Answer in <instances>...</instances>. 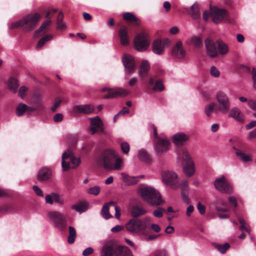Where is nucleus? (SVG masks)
Masks as SVG:
<instances>
[{
    "instance_id": "f257e3e1",
    "label": "nucleus",
    "mask_w": 256,
    "mask_h": 256,
    "mask_svg": "<svg viewBox=\"0 0 256 256\" xmlns=\"http://www.w3.org/2000/svg\"><path fill=\"white\" fill-rule=\"evenodd\" d=\"M98 162L108 170H120L122 160L118 158L114 151L111 149L104 150L98 159Z\"/></svg>"
},
{
    "instance_id": "f03ea898",
    "label": "nucleus",
    "mask_w": 256,
    "mask_h": 256,
    "mask_svg": "<svg viewBox=\"0 0 256 256\" xmlns=\"http://www.w3.org/2000/svg\"><path fill=\"white\" fill-rule=\"evenodd\" d=\"M40 17V14L38 12L28 14L12 24L10 28L12 29L22 28L24 32H30L35 28Z\"/></svg>"
},
{
    "instance_id": "7ed1b4c3",
    "label": "nucleus",
    "mask_w": 256,
    "mask_h": 256,
    "mask_svg": "<svg viewBox=\"0 0 256 256\" xmlns=\"http://www.w3.org/2000/svg\"><path fill=\"white\" fill-rule=\"evenodd\" d=\"M138 192L144 200L152 205L158 206L164 202L159 192L152 188L142 186Z\"/></svg>"
},
{
    "instance_id": "20e7f679",
    "label": "nucleus",
    "mask_w": 256,
    "mask_h": 256,
    "mask_svg": "<svg viewBox=\"0 0 256 256\" xmlns=\"http://www.w3.org/2000/svg\"><path fill=\"white\" fill-rule=\"evenodd\" d=\"M102 256H134L127 246H116L112 244H105L102 252Z\"/></svg>"
},
{
    "instance_id": "39448f33",
    "label": "nucleus",
    "mask_w": 256,
    "mask_h": 256,
    "mask_svg": "<svg viewBox=\"0 0 256 256\" xmlns=\"http://www.w3.org/2000/svg\"><path fill=\"white\" fill-rule=\"evenodd\" d=\"M48 216L53 222L54 226L62 232H66L68 227L67 216L57 211H52Z\"/></svg>"
},
{
    "instance_id": "423d86ee",
    "label": "nucleus",
    "mask_w": 256,
    "mask_h": 256,
    "mask_svg": "<svg viewBox=\"0 0 256 256\" xmlns=\"http://www.w3.org/2000/svg\"><path fill=\"white\" fill-rule=\"evenodd\" d=\"M216 99L218 102L215 112L226 114L230 110V103L227 95L222 92H218L216 94Z\"/></svg>"
},
{
    "instance_id": "0eeeda50",
    "label": "nucleus",
    "mask_w": 256,
    "mask_h": 256,
    "mask_svg": "<svg viewBox=\"0 0 256 256\" xmlns=\"http://www.w3.org/2000/svg\"><path fill=\"white\" fill-rule=\"evenodd\" d=\"M179 156L182 160L183 170L185 174L188 177L192 176L194 172V163L187 150L183 149Z\"/></svg>"
},
{
    "instance_id": "6e6552de",
    "label": "nucleus",
    "mask_w": 256,
    "mask_h": 256,
    "mask_svg": "<svg viewBox=\"0 0 256 256\" xmlns=\"http://www.w3.org/2000/svg\"><path fill=\"white\" fill-rule=\"evenodd\" d=\"M62 160L64 171L68 170L70 167L72 168H76L81 162L80 158H76L71 152H65L62 154Z\"/></svg>"
},
{
    "instance_id": "1a4fd4ad",
    "label": "nucleus",
    "mask_w": 256,
    "mask_h": 256,
    "mask_svg": "<svg viewBox=\"0 0 256 256\" xmlns=\"http://www.w3.org/2000/svg\"><path fill=\"white\" fill-rule=\"evenodd\" d=\"M150 220V219L148 218H145L144 222L138 218H132L126 224V228L130 232L137 233L145 230L146 228L145 222Z\"/></svg>"
},
{
    "instance_id": "9d476101",
    "label": "nucleus",
    "mask_w": 256,
    "mask_h": 256,
    "mask_svg": "<svg viewBox=\"0 0 256 256\" xmlns=\"http://www.w3.org/2000/svg\"><path fill=\"white\" fill-rule=\"evenodd\" d=\"M134 42L136 48L138 51H145L150 46L148 36L145 32L140 33L136 36Z\"/></svg>"
},
{
    "instance_id": "9b49d317",
    "label": "nucleus",
    "mask_w": 256,
    "mask_h": 256,
    "mask_svg": "<svg viewBox=\"0 0 256 256\" xmlns=\"http://www.w3.org/2000/svg\"><path fill=\"white\" fill-rule=\"evenodd\" d=\"M46 12L45 17L48 20L44 21L40 26L38 30L35 31L34 36L35 37H38L41 33H45L48 30V28L52 23L50 18L54 14L57 12L56 9H49L48 10H45L44 11H42V14H44Z\"/></svg>"
},
{
    "instance_id": "f8f14e48",
    "label": "nucleus",
    "mask_w": 256,
    "mask_h": 256,
    "mask_svg": "<svg viewBox=\"0 0 256 256\" xmlns=\"http://www.w3.org/2000/svg\"><path fill=\"white\" fill-rule=\"evenodd\" d=\"M154 148L158 155H161L170 149V141L166 138H161L154 140Z\"/></svg>"
},
{
    "instance_id": "ddd939ff",
    "label": "nucleus",
    "mask_w": 256,
    "mask_h": 256,
    "mask_svg": "<svg viewBox=\"0 0 256 256\" xmlns=\"http://www.w3.org/2000/svg\"><path fill=\"white\" fill-rule=\"evenodd\" d=\"M162 178L166 184L174 188H176L179 186L178 175L174 172L166 171L164 172L162 174Z\"/></svg>"
},
{
    "instance_id": "4468645a",
    "label": "nucleus",
    "mask_w": 256,
    "mask_h": 256,
    "mask_svg": "<svg viewBox=\"0 0 256 256\" xmlns=\"http://www.w3.org/2000/svg\"><path fill=\"white\" fill-rule=\"evenodd\" d=\"M102 92H108L104 96V98H112L117 96H126L130 93L128 91L123 88H104L102 89Z\"/></svg>"
},
{
    "instance_id": "2eb2a0df",
    "label": "nucleus",
    "mask_w": 256,
    "mask_h": 256,
    "mask_svg": "<svg viewBox=\"0 0 256 256\" xmlns=\"http://www.w3.org/2000/svg\"><path fill=\"white\" fill-rule=\"evenodd\" d=\"M214 185L216 188L222 192L230 194L232 192V186L226 181L224 176L216 178L214 181Z\"/></svg>"
},
{
    "instance_id": "dca6fc26",
    "label": "nucleus",
    "mask_w": 256,
    "mask_h": 256,
    "mask_svg": "<svg viewBox=\"0 0 256 256\" xmlns=\"http://www.w3.org/2000/svg\"><path fill=\"white\" fill-rule=\"evenodd\" d=\"M208 56L211 58H216L218 56L217 40L214 41L208 38L204 42Z\"/></svg>"
},
{
    "instance_id": "f3484780",
    "label": "nucleus",
    "mask_w": 256,
    "mask_h": 256,
    "mask_svg": "<svg viewBox=\"0 0 256 256\" xmlns=\"http://www.w3.org/2000/svg\"><path fill=\"white\" fill-rule=\"evenodd\" d=\"M122 62L127 74H130L134 72L136 68V64L133 56L126 54L124 55Z\"/></svg>"
},
{
    "instance_id": "a211bd4d",
    "label": "nucleus",
    "mask_w": 256,
    "mask_h": 256,
    "mask_svg": "<svg viewBox=\"0 0 256 256\" xmlns=\"http://www.w3.org/2000/svg\"><path fill=\"white\" fill-rule=\"evenodd\" d=\"M210 16L215 23H219L226 17L227 12L226 10L216 8H211Z\"/></svg>"
},
{
    "instance_id": "6ab92c4d",
    "label": "nucleus",
    "mask_w": 256,
    "mask_h": 256,
    "mask_svg": "<svg viewBox=\"0 0 256 256\" xmlns=\"http://www.w3.org/2000/svg\"><path fill=\"white\" fill-rule=\"evenodd\" d=\"M171 54L172 56L177 58H182L186 56V52L180 41H178L174 46Z\"/></svg>"
},
{
    "instance_id": "aec40b11",
    "label": "nucleus",
    "mask_w": 256,
    "mask_h": 256,
    "mask_svg": "<svg viewBox=\"0 0 256 256\" xmlns=\"http://www.w3.org/2000/svg\"><path fill=\"white\" fill-rule=\"evenodd\" d=\"M90 124L92 126L90 128L92 134H94L97 132L100 133H103L104 132L103 122L99 117L96 116L91 118Z\"/></svg>"
},
{
    "instance_id": "412c9836",
    "label": "nucleus",
    "mask_w": 256,
    "mask_h": 256,
    "mask_svg": "<svg viewBox=\"0 0 256 256\" xmlns=\"http://www.w3.org/2000/svg\"><path fill=\"white\" fill-rule=\"evenodd\" d=\"M118 36L120 44L123 46H127L130 44V38L128 28L125 26H122L118 30Z\"/></svg>"
},
{
    "instance_id": "4be33fe9",
    "label": "nucleus",
    "mask_w": 256,
    "mask_h": 256,
    "mask_svg": "<svg viewBox=\"0 0 256 256\" xmlns=\"http://www.w3.org/2000/svg\"><path fill=\"white\" fill-rule=\"evenodd\" d=\"M188 139L189 136L183 132L176 133L172 137L173 142L177 146H182Z\"/></svg>"
},
{
    "instance_id": "5701e85b",
    "label": "nucleus",
    "mask_w": 256,
    "mask_h": 256,
    "mask_svg": "<svg viewBox=\"0 0 256 256\" xmlns=\"http://www.w3.org/2000/svg\"><path fill=\"white\" fill-rule=\"evenodd\" d=\"M165 45V43L162 40L156 39L152 44V50L156 54H162L164 52Z\"/></svg>"
},
{
    "instance_id": "b1692460",
    "label": "nucleus",
    "mask_w": 256,
    "mask_h": 256,
    "mask_svg": "<svg viewBox=\"0 0 256 256\" xmlns=\"http://www.w3.org/2000/svg\"><path fill=\"white\" fill-rule=\"evenodd\" d=\"M74 111L77 114H90L94 110V108L90 104L78 105L74 107Z\"/></svg>"
},
{
    "instance_id": "393cba45",
    "label": "nucleus",
    "mask_w": 256,
    "mask_h": 256,
    "mask_svg": "<svg viewBox=\"0 0 256 256\" xmlns=\"http://www.w3.org/2000/svg\"><path fill=\"white\" fill-rule=\"evenodd\" d=\"M222 206H217L216 208L218 217L220 218H228V216L229 209L225 202H221Z\"/></svg>"
},
{
    "instance_id": "a878e982",
    "label": "nucleus",
    "mask_w": 256,
    "mask_h": 256,
    "mask_svg": "<svg viewBox=\"0 0 256 256\" xmlns=\"http://www.w3.org/2000/svg\"><path fill=\"white\" fill-rule=\"evenodd\" d=\"M46 202L50 204H52L54 201L58 203L60 205L64 204V200L60 196L56 193H52L50 194H48L45 198Z\"/></svg>"
},
{
    "instance_id": "bb28decb",
    "label": "nucleus",
    "mask_w": 256,
    "mask_h": 256,
    "mask_svg": "<svg viewBox=\"0 0 256 256\" xmlns=\"http://www.w3.org/2000/svg\"><path fill=\"white\" fill-rule=\"evenodd\" d=\"M123 18L124 20L130 23L132 26H139L140 23L139 18L131 12H126L124 14Z\"/></svg>"
},
{
    "instance_id": "cd10ccee",
    "label": "nucleus",
    "mask_w": 256,
    "mask_h": 256,
    "mask_svg": "<svg viewBox=\"0 0 256 256\" xmlns=\"http://www.w3.org/2000/svg\"><path fill=\"white\" fill-rule=\"evenodd\" d=\"M181 188V194L184 202L188 204L190 199L188 197V182L187 180H182L180 184Z\"/></svg>"
},
{
    "instance_id": "c85d7f7f",
    "label": "nucleus",
    "mask_w": 256,
    "mask_h": 256,
    "mask_svg": "<svg viewBox=\"0 0 256 256\" xmlns=\"http://www.w3.org/2000/svg\"><path fill=\"white\" fill-rule=\"evenodd\" d=\"M150 68V64L147 60L142 61L138 69V74L141 78H143L148 76Z\"/></svg>"
},
{
    "instance_id": "c756f323",
    "label": "nucleus",
    "mask_w": 256,
    "mask_h": 256,
    "mask_svg": "<svg viewBox=\"0 0 256 256\" xmlns=\"http://www.w3.org/2000/svg\"><path fill=\"white\" fill-rule=\"evenodd\" d=\"M51 176V172L47 168H42L38 171L37 178L39 181H44L48 180Z\"/></svg>"
},
{
    "instance_id": "7c9ffc66",
    "label": "nucleus",
    "mask_w": 256,
    "mask_h": 256,
    "mask_svg": "<svg viewBox=\"0 0 256 256\" xmlns=\"http://www.w3.org/2000/svg\"><path fill=\"white\" fill-rule=\"evenodd\" d=\"M230 116L239 122H242L244 121V114L238 108H232L230 111Z\"/></svg>"
},
{
    "instance_id": "2f4dec72",
    "label": "nucleus",
    "mask_w": 256,
    "mask_h": 256,
    "mask_svg": "<svg viewBox=\"0 0 256 256\" xmlns=\"http://www.w3.org/2000/svg\"><path fill=\"white\" fill-rule=\"evenodd\" d=\"M146 212V210L138 206H134L131 210V214L134 218H137L144 215Z\"/></svg>"
},
{
    "instance_id": "473e14b6",
    "label": "nucleus",
    "mask_w": 256,
    "mask_h": 256,
    "mask_svg": "<svg viewBox=\"0 0 256 256\" xmlns=\"http://www.w3.org/2000/svg\"><path fill=\"white\" fill-rule=\"evenodd\" d=\"M188 13L194 19H198L200 16L198 5V4H194L192 6Z\"/></svg>"
},
{
    "instance_id": "72a5a7b5",
    "label": "nucleus",
    "mask_w": 256,
    "mask_h": 256,
    "mask_svg": "<svg viewBox=\"0 0 256 256\" xmlns=\"http://www.w3.org/2000/svg\"><path fill=\"white\" fill-rule=\"evenodd\" d=\"M138 157L139 159L146 163H150L151 158L149 154L144 150H140L138 152Z\"/></svg>"
},
{
    "instance_id": "f704fd0d",
    "label": "nucleus",
    "mask_w": 256,
    "mask_h": 256,
    "mask_svg": "<svg viewBox=\"0 0 256 256\" xmlns=\"http://www.w3.org/2000/svg\"><path fill=\"white\" fill-rule=\"evenodd\" d=\"M218 54L222 55L226 54L228 53V46L221 40H217Z\"/></svg>"
},
{
    "instance_id": "c9c22d12",
    "label": "nucleus",
    "mask_w": 256,
    "mask_h": 256,
    "mask_svg": "<svg viewBox=\"0 0 256 256\" xmlns=\"http://www.w3.org/2000/svg\"><path fill=\"white\" fill-rule=\"evenodd\" d=\"M76 229L72 226L68 227V242L70 244H73L76 238Z\"/></svg>"
},
{
    "instance_id": "e433bc0d",
    "label": "nucleus",
    "mask_w": 256,
    "mask_h": 256,
    "mask_svg": "<svg viewBox=\"0 0 256 256\" xmlns=\"http://www.w3.org/2000/svg\"><path fill=\"white\" fill-rule=\"evenodd\" d=\"M19 84L16 79L14 78H10L8 83V86L12 92L16 93L17 91V88Z\"/></svg>"
},
{
    "instance_id": "4c0bfd02",
    "label": "nucleus",
    "mask_w": 256,
    "mask_h": 256,
    "mask_svg": "<svg viewBox=\"0 0 256 256\" xmlns=\"http://www.w3.org/2000/svg\"><path fill=\"white\" fill-rule=\"evenodd\" d=\"M72 208L79 212H82L87 209V204L84 202H80L72 206Z\"/></svg>"
},
{
    "instance_id": "58836bf2",
    "label": "nucleus",
    "mask_w": 256,
    "mask_h": 256,
    "mask_svg": "<svg viewBox=\"0 0 256 256\" xmlns=\"http://www.w3.org/2000/svg\"><path fill=\"white\" fill-rule=\"evenodd\" d=\"M233 149L236 151V156H239L244 162H248L251 160L250 157L246 155L244 152L238 149L236 146H233Z\"/></svg>"
},
{
    "instance_id": "ea45409f",
    "label": "nucleus",
    "mask_w": 256,
    "mask_h": 256,
    "mask_svg": "<svg viewBox=\"0 0 256 256\" xmlns=\"http://www.w3.org/2000/svg\"><path fill=\"white\" fill-rule=\"evenodd\" d=\"M242 67L244 68V70L251 74L252 80H253L254 86L256 89V68H253L251 70L249 67L246 66H242Z\"/></svg>"
},
{
    "instance_id": "a19ab883",
    "label": "nucleus",
    "mask_w": 256,
    "mask_h": 256,
    "mask_svg": "<svg viewBox=\"0 0 256 256\" xmlns=\"http://www.w3.org/2000/svg\"><path fill=\"white\" fill-rule=\"evenodd\" d=\"M28 108V106L24 104H20L16 108V114L17 116H22Z\"/></svg>"
},
{
    "instance_id": "79ce46f5",
    "label": "nucleus",
    "mask_w": 256,
    "mask_h": 256,
    "mask_svg": "<svg viewBox=\"0 0 256 256\" xmlns=\"http://www.w3.org/2000/svg\"><path fill=\"white\" fill-rule=\"evenodd\" d=\"M216 104L212 103L210 104H208L205 106V112L208 116H210L214 111H215Z\"/></svg>"
},
{
    "instance_id": "37998d69",
    "label": "nucleus",
    "mask_w": 256,
    "mask_h": 256,
    "mask_svg": "<svg viewBox=\"0 0 256 256\" xmlns=\"http://www.w3.org/2000/svg\"><path fill=\"white\" fill-rule=\"evenodd\" d=\"M124 181L128 185H134L138 182V177L126 176L124 178Z\"/></svg>"
},
{
    "instance_id": "c03bdc74",
    "label": "nucleus",
    "mask_w": 256,
    "mask_h": 256,
    "mask_svg": "<svg viewBox=\"0 0 256 256\" xmlns=\"http://www.w3.org/2000/svg\"><path fill=\"white\" fill-rule=\"evenodd\" d=\"M52 35L48 34L45 36L44 37L40 39L36 44V48L38 49L41 48L46 44V42L51 40L52 38Z\"/></svg>"
},
{
    "instance_id": "a18cd8bd",
    "label": "nucleus",
    "mask_w": 256,
    "mask_h": 256,
    "mask_svg": "<svg viewBox=\"0 0 256 256\" xmlns=\"http://www.w3.org/2000/svg\"><path fill=\"white\" fill-rule=\"evenodd\" d=\"M102 214L103 217L106 220L108 219L111 217V215L109 212V207L108 204H105L103 206L102 210Z\"/></svg>"
},
{
    "instance_id": "49530a36",
    "label": "nucleus",
    "mask_w": 256,
    "mask_h": 256,
    "mask_svg": "<svg viewBox=\"0 0 256 256\" xmlns=\"http://www.w3.org/2000/svg\"><path fill=\"white\" fill-rule=\"evenodd\" d=\"M164 89V86L162 84V80H156V83L154 87L152 88V90L154 91H162Z\"/></svg>"
},
{
    "instance_id": "de8ad7c7",
    "label": "nucleus",
    "mask_w": 256,
    "mask_h": 256,
    "mask_svg": "<svg viewBox=\"0 0 256 256\" xmlns=\"http://www.w3.org/2000/svg\"><path fill=\"white\" fill-rule=\"evenodd\" d=\"M214 246L222 254L225 253L230 246L228 243L224 244H215Z\"/></svg>"
},
{
    "instance_id": "09e8293b",
    "label": "nucleus",
    "mask_w": 256,
    "mask_h": 256,
    "mask_svg": "<svg viewBox=\"0 0 256 256\" xmlns=\"http://www.w3.org/2000/svg\"><path fill=\"white\" fill-rule=\"evenodd\" d=\"M191 42L196 47L200 48L202 46V38L199 36H193L191 38Z\"/></svg>"
},
{
    "instance_id": "8fccbe9b",
    "label": "nucleus",
    "mask_w": 256,
    "mask_h": 256,
    "mask_svg": "<svg viewBox=\"0 0 256 256\" xmlns=\"http://www.w3.org/2000/svg\"><path fill=\"white\" fill-rule=\"evenodd\" d=\"M238 220L240 224V230L241 231L245 230L248 232H250V228L246 225V223L244 220L241 218H239Z\"/></svg>"
},
{
    "instance_id": "3c124183",
    "label": "nucleus",
    "mask_w": 256,
    "mask_h": 256,
    "mask_svg": "<svg viewBox=\"0 0 256 256\" xmlns=\"http://www.w3.org/2000/svg\"><path fill=\"white\" fill-rule=\"evenodd\" d=\"M100 190V186H94V187L90 188L88 190V192L91 194L96 196L99 194Z\"/></svg>"
},
{
    "instance_id": "603ef678",
    "label": "nucleus",
    "mask_w": 256,
    "mask_h": 256,
    "mask_svg": "<svg viewBox=\"0 0 256 256\" xmlns=\"http://www.w3.org/2000/svg\"><path fill=\"white\" fill-rule=\"evenodd\" d=\"M120 148L124 154H127L130 150V145L126 142H122L120 144Z\"/></svg>"
},
{
    "instance_id": "864d4df0",
    "label": "nucleus",
    "mask_w": 256,
    "mask_h": 256,
    "mask_svg": "<svg viewBox=\"0 0 256 256\" xmlns=\"http://www.w3.org/2000/svg\"><path fill=\"white\" fill-rule=\"evenodd\" d=\"M210 74L216 78H218L220 75V72L214 66H212L210 70Z\"/></svg>"
},
{
    "instance_id": "5fc2aeb1",
    "label": "nucleus",
    "mask_w": 256,
    "mask_h": 256,
    "mask_svg": "<svg viewBox=\"0 0 256 256\" xmlns=\"http://www.w3.org/2000/svg\"><path fill=\"white\" fill-rule=\"evenodd\" d=\"M164 211V210L162 208H159L158 210H155L153 212V214L156 218H161L163 216V212Z\"/></svg>"
},
{
    "instance_id": "6e6d98bb",
    "label": "nucleus",
    "mask_w": 256,
    "mask_h": 256,
    "mask_svg": "<svg viewBox=\"0 0 256 256\" xmlns=\"http://www.w3.org/2000/svg\"><path fill=\"white\" fill-rule=\"evenodd\" d=\"M27 90H28L27 88L24 86H22L20 87L18 90L19 96L22 98H24V96H26V94L27 92Z\"/></svg>"
},
{
    "instance_id": "4d7b16f0",
    "label": "nucleus",
    "mask_w": 256,
    "mask_h": 256,
    "mask_svg": "<svg viewBox=\"0 0 256 256\" xmlns=\"http://www.w3.org/2000/svg\"><path fill=\"white\" fill-rule=\"evenodd\" d=\"M62 102V101L59 98H57L54 104V106L51 108V110L52 112H54L57 110L58 108L60 106V104Z\"/></svg>"
},
{
    "instance_id": "13d9d810",
    "label": "nucleus",
    "mask_w": 256,
    "mask_h": 256,
    "mask_svg": "<svg viewBox=\"0 0 256 256\" xmlns=\"http://www.w3.org/2000/svg\"><path fill=\"white\" fill-rule=\"evenodd\" d=\"M32 189L34 191L36 192V194L39 196H43L44 194L42 190L40 188L37 186H34L32 187Z\"/></svg>"
},
{
    "instance_id": "bf43d9fd",
    "label": "nucleus",
    "mask_w": 256,
    "mask_h": 256,
    "mask_svg": "<svg viewBox=\"0 0 256 256\" xmlns=\"http://www.w3.org/2000/svg\"><path fill=\"white\" fill-rule=\"evenodd\" d=\"M228 202L231 206L236 208L238 206L236 200L233 196H230L228 198Z\"/></svg>"
},
{
    "instance_id": "052dcab7",
    "label": "nucleus",
    "mask_w": 256,
    "mask_h": 256,
    "mask_svg": "<svg viewBox=\"0 0 256 256\" xmlns=\"http://www.w3.org/2000/svg\"><path fill=\"white\" fill-rule=\"evenodd\" d=\"M12 210V206L10 205L7 204L4 206L0 208V212H7Z\"/></svg>"
},
{
    "instance_id": "680f3d73",
    "label": "nucleus",
    "mask_w": 256,
    "mask_h": 256,
    "mask_svg": "<svg viewBox=\"0 0 256 256\" xmlns=\"http://www.w3.org/2000/svg\"><path fill=\"white\" fill-rule=\"evenodd\" d=\"M63 120V116L62 114H56L54 116V120L56 122H60Z\"/></svg>"
},
{
    "instance_id": "e2e57ef3",
    "label": "nucleus",
    "mask_w": 256,
    "mask_h": 256,
    "mask_svg": "<svg viewBox=\"0 0 256 256\" xmlns=\"http://www.w3.org/2000/svg\"><path fill=\"white\" fill-rule=\"evenodd\" d=\"M94 252V250L92 248H86L82 252V255L84 256H88L92 254Z\"/></svg>"
},
{
    "instance_id": "0e129e2a",
    "label": "nucleus",
    "mask_w": 256,
    "mask_h": 256,
    "mask_svg": "<svg viewBox=\"0 0 256 256\" xmlns=\"http://www.w3.org/2000/svg\"><path fill=\"white\" fill-rule=\"evenodd\" d=\"M198 209L200 213L202 214H204L206 212V208L200 202H198Z\"/></svg>"
},
{
    "instance_id": "69168bd1",
    "label": "nucleus",
    "mask_w": 256,
    "mask_h": 256,
    "mask_svg": "<svg viewBox=\"0 0 256 256\" xmlns=\"http://www.w3.org/2000/svg\"><path fill=\"white\" fill-rule=\"evenodd\" d=\"M155 256H168V253L165 250H160L155 252Z\"/></svg>"
},
{
    "instance_id": "338daca9",
    "label": "nucleus",
    "mask_w": 256,
    "mask_h": 256,
    "mask_svg": "<svg viewBox=\"0 0 256 256\" xmlns=\"http://www.w3.org/2000/svg\"><path fill=\"white\" fill-rule=\"evenodd\" d=\"M248 105L252 109L256 111V100H248Z\"/></svg>"
},
{
    "instance_id": "774afa93",
    "label": "nucleus",
    "mask_w": 256,
    "mask_h": 256,
    "mask_svg": "<svg viewBox=\"0 0 256 256\" xmlns=\"http://www.w3.org/2000/svg\"><path fill=\"white\" fill-rule=\"evenodd\" d=\"M256 138V128L252 131L250 132L248 134V139L251 140Z\"/></svg>"
}]
</instances>
